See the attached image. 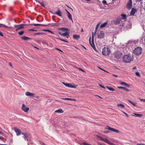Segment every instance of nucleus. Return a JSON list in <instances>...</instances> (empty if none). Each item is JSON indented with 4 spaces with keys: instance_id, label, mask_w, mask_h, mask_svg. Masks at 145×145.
<instances>
[{
    "instance_id": "nucleus-1",
    "label": "nucleus",
    "mask_w": 145,
    "mask_h": 145,
    "mask_svg": "<svg viewBox=\"0 0 145 145\" xmlns=\"http://www.w3.org/2000/svg\"><path fill=\"white\" fill-rule=\"evenodd\" d=\"M123 60L124 62L125 63H129L133 59V55L127 54L124 55L123 57Z\"/></svg>"
},
{
    "instance_id": "nucleus-2",
    "label": "nucleus",
    "mask_w": 145,
    "mask_h": 145,
    "mask_svg": "<svg viewBox=\"0 0 145 145\" xmlns=\"http://www.w3.org/2000/svg\"><path fill=\"white\" fill-rule=\"evenodd\" d=\"M113 59L115 61H118L122 56V54L120 51L114 52L113 54Z\"/></svg>"
},
{
    "instance_id": "nucleus-3",
    "label": "nucleus",
    "mask_w": 145,
    "mask_h": 145,
    "mask_svg": "<svg viewBox=\"0 0 145 145\" xmlns=\"http://www.w3.org/2000/svg\"><path fill=\"white\" fill-rule=\"evenodd\" d=\"M110 53V51L109 48L104 47L103 49L102 54L103 55L106 56L109 55Z\"/></svg>"
},
{
    "instance_id": "nucleus-4",
    "label": "nucleus",
    "mask_w": 145,
    "mask_h": 145,
    "mask_svg": "<svg viewBox=\"0 0 145 145\" xmlns=\"http://www.w3.org/2000/svg\"><path fill=\"white\" fill-rule=\"evenodd\" d=\"M142 50V49L141 48L138 47L135 48L134 50L133 53L134 54L138 56L141 54Z\"/></svg>"
},
{
    "instance_id": "nucleus-5",
    "label": "nucleus",
    "mask_w": 145,
    "mask_h": 145,
    "mask_svg": "<svg viewBox=\"0 0 145 145\" xmlns=\"http://www.w3.org/2000/svg\"><path fill=\"white\" fill-rule=\"evenodd\" d=\"M25 25L24 24H22L18 25H14V27L16 28L15 31H17L18 30L24 28V26Z\"/></svg>"
},
{
    "instance_id": "nucleus-6",
    "label": "nucleus",
    "mask_w": 145,
    "mask_h": 145,
    "mask_svg": "<svg viewBox=\"0 0 145 145\" xmlns=\"http://www.w3.org/2000/svg\"><path fill=\"white\" fill-rule=\"evenodd\" d=\"M105 129H108L111 131H113L114 132L117 133H120V131L119 130L115 129L109 126H107L105 127Z\"/></svg>"
},
{
    "instance_id": "nucleus-7",
    "label": "nucleus",
    "mask_w": 145,
    "mask_h": 145,
    "mask_svg": "<svg viewBox=\"0 0 145 145\" xmlns=\"http://www.w3.org/2000/svg\"><path fill=\"white\" fill-rule=\"evenodd\" d=\"M97 34L98 38L101 39L103 38L105 35V34L103 31H98Z\"/></svg>"
},
{
    "instance_id": "nucleus-8",
    "label": "nucleus",
    "mask_w": 145,
    "mask_h": 145,
    "mask_svg": "<svg viewBox=\"0 0 145 145\" xmlns=\"http://www.w3.org/2000/svg\"><path fill=\"white\" fill-rule=\"evenodd\" d=\"M89 42L91 46H92L93 48L95 50H96V48L95 46L94 43V39L93 37H92V43L91 42V37H90L89 39Z\"/></svg>"
},
{
    "instance_id": "nucleus-9",
    "label": "nucleus",
    "mask_w": 145,
    "mask_h": 145,
    "mask_svg": "<svg viewBox=\"0 0 145 145\" xmlns=\"http://www.w3.org/2000/svg\"><path fill=\"white\" fill-rule=\"evenodd\" d=\"M21 109L24 112H27L29 110V108L27 107L24 104H22Z\"/></svg>"
},
{
    "instance_id": "nucleus-10",
    "label": "nucleus",
    "mask_w": 145,
    "mask_h": 145,
    "mask_svg": "<svg viewBox=\"0 0 145 145\" xmlns=\"http://www.w3.org/2000/svg\"><path fill=\"white\" fill-rule=\"evenodd\" d=\"M97 137L98 138H99L101 140L109 144L110 141L108 140L103 138L102 137L98 135H97Z\"/></svg>"
},
{
    "instance_id": "nucleus-11",
    "label": "nucleus",
    "mask_w": 145,
    "mask_h": 145,
    "mask_svg": "<svg viewBox=\"0 0 145 145\" xmlns=\"http://www.w3.org/2000/svg\"><path fill=\"white\" fill-rule=\"evenodd\" d=\"M132 5V0H129V1L127 3V7L129 9H130L131 8Z\"/></svg>"
},
{
    "instance_id": "nucleus-12",
    "label": "nucleus",
    "mask_w": 145,
    "mask_h": 145,
    "mask_svg": "<svg viewBox=\"0 0 145 145\" xmlns=\"http://www.w3.org/2000/svg\"><path fill=\"white\" fill-rule=\"evenodd\" d=\"M62 83L66 86L72 88H75V86H72L70 83H66L64 82H62Z\"/></svg>"
},
{
    "instance_id": "nucleus-13",
    "label": "nucleus",
    "mask_w": 145,
    "mask_h": 145,
    "mask_svg": "<svg viewBox=\"0 0 145 145\" xmlns=\"http://www.w3.org/2000/svg\"><path fill=\"white\" fill-rule=\"evenodd\" d=\"M55 14H56L59 16H62V13L59 8H58L56 12H54Z\"/></svg>"
},
{
    "instance_id": "nucleus-14",
    "label": "nucleus",
    "mask_w": 145,
    "mask_h": 145,
    "mask_svg": "<svg viewBox=\"0 0 145 145\" xmlns=\"http://www.w3.org/2000/svg\"><path fill=\"white\" fill-rule=\"evenodd\" d=\"M14 130L16 133L17 136L19 135L22 134V133H21V132L19 129L17 128L15 129Z\"/></svg>"
},
{
    "instance_id": "nucleus-15",
    "label": "nucleus",
    "mask_w": 145,
    "mask_h": 145,
    "mask_svg": "<svg viewBox=\"0 0 145 145\" xmlns=\"http://www.w3.org/2000/svg\"><path fill=\"white\" fill-rule=\"evenodd\" d=\"M25 94L27 96H30L31 97H33L34 96V93H32L27 91L25 92Z\"/></svg>"
},
{
    "instance_id": "nucleus-16",
    "label": "nucleus",
    "mask_w": 145,
    "mask_h": 145,
    "mask_svg": "<svg viewBox=\"0 0 145 145\" xmlns=\"http://www.w3.org/2000/svg\"><path fill=\"white\" fill-rule=\"evenodd\" d=\"M67 15L69 19L73 22V20L72 18V16L70 13L68 11H67Z\"/></svg>"
},
{
    "instance_id": "nucleus-17",
    "label": "nucleus",
    "mask_w": 145,
    "mask_h": 145,
    "mask_svg": "<svg viewBox=\"0 0 145 145\" xmlns=\"http://www.w3.org/2000/svg\"><path fill=\"white\" fill-rule=\"evenodd\" d=\"M59 30L62 31L63 32H65L66 31H69V29L67 28H65L64 27H60L58 28Z\"/></svg>"
},
{
    "instance_id": "nucleus-18",
    "label": "nucleus",
    "mask_w": 145,
    "mask_h": 145,
    "mask_svg": "<svg viewBox=\"0 0 145 145\" xmlns=\"http://www.w3.org/2000/svg\"><path fill=\"white\" fill-rule=\"evenodd\" d=\"M136 11V10L134 8H133L132 9L130 12V15L132 16L134 15Z\"/></svg>"
},
{
    "instance_id": "nucleus-19",
    "label": "nucleus",
    "mask_w": 145,
    "mask_h": 145,
    "mask_svg": "<svg viewBox=\"0 0 145 145\" xmlns=\"http://www.w3.org/2000/svg\"><path fill=\"white\" fill-rule=\"evenodd\" d=\"M21 39L22 40L26 41H27L28 40L31 39L26 36H24L23 37H21Z\"/></svg>"
},
{
    "instance_id": "nucleus-20",
    "label": "nucleus",
    "mask_w": 145,
    "mask_h": 145,
    "mask_svg": "<svg viewBox=\"0 0 145 145\" xmlns=\"http://www.w3.org/2000/svg\"><path fill=\"white\" fill-rule=\"evenodd\" d=\"M73 38L76 40H78L80 38V36L76 34L73 35Z\"/></svg>"
},
{
    "instance_id": "nucleus-21",
    "label": "nucleus",
    "mask_w": 145,
    "mask_h": 145,
    "mask_svg": "<svg viewBox=\"0 0 145 145\" xmlns=\"http://www.w3.org/2000/svg\"><path fill=\"white\" fill-rule=\"evenodd\" d=\"M121 19L120 18H118L114 20V22L116 24H119L120 23V22L121 21Z\"/></svg>"
},
{
    "instance_id": "nucleus-22",
    "label": "nucleus",
    "mask_w": 145,
    "mask_h": 145,
    "mask_svg": "<svg viewBox=\"0 0 145 145\" xmlns=\"http://www.w3.org/2000/svg\"><path fill=\"white\" fill-rule=\"evenodd\" d=\"M120 84L122 85H124L127 87H130V85L129 84L124 82H121L120 83Z\"/></svg>"
},
{
    "instance_id": "nucleus-23",
    "label": "nucleus",
    "mask_w": 145,
    "mask_h": 145,
    "mask_svg": "<svg viewBox=\"0 0 145 145\" xmlns=\"http://www.w3.org/2000/svg\"><path fill=\"white\" fill-rule=\"evenodd\" d=\"M63 110L62 109H58L55 111V112L56 113H63Z\"/></svg>"
},
{
    "instance_id": "nucleus-24",
    "label": "nucleus",
    "mask_w": 145,
    "mask_h": 145,
    "mask_svg": "<svg viewBox=\"0 0 145 145\" xmlns=\"http://www.w3.org/2000/svg\"><path fill=\"white\" fill-rule=\"evenodd\" d=\"M121 16L122 17L120 18L121 20L125 19L127 18L126 15L124 14H121Z\"/></svg>"
},
{
    "instance_id": "nucleus-25",
    "label": "nucleus",
    "mask_w": 145,
    "mask_h": 145,
    "mask_svg": "<svg viewBox=\"0 0 145 145\" xmlns=\"http://www.w3.org/2000/svg\"><path fill=\"white\" fill-rule=\"evenodd\" d=\"M118 88L119 89H124L125 91H129V90L127 88L123 87H118Z\"/></svg>"
},
{
    "instance_id": "nucleus-26",
    "label": "nucleus",
    "mask_w": 145,
    "mask_h": 145,
    "mask_svg": "<svg viewBox=\"0 0 145 145\" xmlns=\"http://www.w3.org/2000/svg\"><path fill=\"white\" fill-rule=\"evenodd\" d=\"M108 24V23L107 22H105L103 24H102L100 26V28H103L105 26H106Z\"/></svg>"
},
{
    "instance_id": "nucleus-27",
    "label": "nucleus",
    "mask_w": 145,
    "mask_h": 145,
    "mask_svg": "<svg viewBox=\"0 0 145 145\" xmlns=\"http://www.w3.org/2000/svg\"><path fill=\"white\" fill-rule=\"evenodd\" d=\"M69 34V32L67 31H65V33H63L62 34L63 36H66Z\"/></svg>"
},
{
    "instance_id": "nucleus-28",
    "label": "nucleus",
    "mask_w": 145,
    "mask_h": 145,
    "mask_svg": "<svg viewBox=\"0 0 145 145\" xmlns=\"http://www.w3.org/2000/svg\"><path fill=\"white\" fill-rule=\"evenodd\" d=\"M34 26H37L39 25H42L43 26H48V25H45L44 24H33Z\"/></svg>"
},
{
    "instance_id": "nucleus-29",
    "label": "nucleus",
    "mask_w": 145,
    "mask_h": 145,
    "mask_svg": "<svg viewBox=\"0 0 145 145\" xmlns=\"http://www.w3.org/2000/svg\"><path fill=\"white\" fill-rule=\"evenodd\" d=\"M22 134L24 135V138H26L27 140V133H22Z\"/></svg>"
},
{
    "instance_id": "nucleus-30",
    "label": "nucleus",
    "mask_w": 145,
    "mask_h": 145,
    "mask_svg": "<svg viewBox=\"0 0 145 145\" xmlns=\"http://www.w3.org/2000/svg\"><path fill=\"white\" fill-rule=\"evenodd\" d=\"M106 88L110 91H113L115 90L113 88L111 87H109L108 86H106Z\"/></svg>"
},
{
    "instance_id": "nucleus-31",
    "label": "nucleus",
    "mask_w": 145,
    "mask_h": 145,
    "mask_svg": "<svg viewBox=\"0 0 145 145\" xmlns=\"http://www.w3.org/2000/svg\"><path fill=\"white\" fill-rule=\"evenodd\" d=\"M63 99L64 100H69V101H76V100L74 99H72L69 98H63Z\"/></svg>"
},
{
    "instance_id": "nucleus-32",
    "label": "nucleus",
    "mask_w": 145,
    "mask_h": 145,
    "mask_svg": "<svg viewBox=\"0 0 145 145\" xmlns=\"http://www.w3.org/2000/svg\"><path fill=\"white\" fill-rule=\"evenodd\" d=\"M127 101L129 102L132 105H133L134 106H137L132 101H131L129 99H127Z\"/></svg>"
},
{
    "instance_id": "nucleus-33",
    "label": "nucleus",
    "mask_w": 145,
    "mask_h": 145,
    "mask_svg": "<svg viewBox=\"0 0 145 145\" xmlns=\"http://www.w3.org/2000/svg\"><path fill=\"white\" fill-rule=\"evenodd\" d=\"M24 33V31H21L19 32H18V34L20 35L21 36L23 35Z\"/></svg>"
},
{
    "instance_id": "nucleus-34",
    "label": "nucleus",
    "mask_w": 145,
    "mask_h": 145,
    "mask_svg": "<svg viewBox=\"0 0 145 145\" xmlns=\"http://www.w3.org/2000/svg\"><path fill=\"white\" fill-rule=\"evenodd\" d=\"M117 106L118 107H121L122 108H123L125 107L124 105L121 104H118Z\"/></svg>"
},
{
    "instance_id": "nucleus-35",
    "label": "nucleus",
    "mask_w": 145,
    "mask_h": 145,
    "mask_svg": "<svg viewBox=\"0 0 145 145\" xmlns=\"http://www.w3.org/2000/svg\"><path fill=\"white\" fill-rule=\"evenodd\" d=\"M43 30L45 31H48V32H50L52 34H54V33L50 30L48 29H43Z\"/></svg>"
},
{
    "instance_id": "nucleus-36",
    "label": "nucleus",
    "mask_w": 145,
    "mask_h": 145,
    "mask_svg": "<svg viewBox=\"0 0 145 145\" xmlns=\"http://www.w3.org/2000/svg\"><path fill=\"white\" fill-rule=\"evenodd\" d=\"M134 116H136L137 117H141L142 116V114H138L136 113H134Z\"/></svg>"
},
{
    "instance_id": "nucleus-37",
    "label": "nucleus",
    "mask_w": 145,
    "mask_h": 145,
    "mask_svg": "<svg viewBox=\"0 0 145 145\" xmlns=\"http://www.w3.org/2000/svg\"><path fill=\"white\" fill-rule=\"evenodd\" d=\"M57 39L60 40H61V41H63V42H67V43H68V41H67V40H65L64 39H63L61 38H57Z\"/></svg>"
},
{
    "instance_id": "nucleus-38",
    "label": "nucleus",
    "mask_w": 145,
    "mask_h": 145,
    "mask_svg": "<svg viewBox=\"0 0 145 145\" xmlns=\"http://www.w3.org/2000/svg\"><path fill=\"white\" fill-rule=\"evenodd\" d=\"M39 3L42 6L44 7V4L43 2H40L39 1Z\"/></svg>"
},
{
    "instance_id": "nucleus-39",
    "label": "nucleus",
    "mask_w": 145,
    "mask_h": 145,
    "mask_svg": "<svg viewBox=\"0 0 145 145\" xmlns=\"http://www.w3.org/2000/svg\"><path fill=\"white\" fill-rule=\"evenodd\" d=\"M135 74L138 77H140V74L138 72H135Z\"/></svg>"
},
{
    "instance_id": "nucleus-40",
    "label": "nucleus",
    "mask_w": 145,
    "mask_h": 145,
    "mask_svg": "<svg viewBox=\"0 0 145 145\" xmlns=\"http://www.w3.org/2000/svg\"><path fill=\"white\" fill-rule=\"evenodd\" d=\"M2 26H3L4 27H6V28H8V27L7 26H6V25H4V24H0V27H1Z\"/></svg>"
},
{
    "instance_id": "nucleus-41",
    "label": "nucleus",
    "mask_w": 145,
    "mask_h": 145,
    "mask_svg": "<svg viewBox=\"0 0 145 145\" xmlns=\"http://www.w3.org/2000/svg\"><path fill=\"white\" fill-rule=\"evenodd\" d=\"M99 24H98L97 25V26H96V28H95V33H96L97 30V28L98 27V26H99Z\"/></svg>"
},
{
    "instance_id": "nucleus-42",
    "label": "nucleus",
    "mask_w": 145,
    "mask_h": 145,
    "mask_svg": "<svg viewBox=\"0 0 145 145\" xmlns=\"http://www.w3.org/2000/svg\"><path fill=\"white\" fill-rule=\"evenodd\" d=\"M102 3L104 4H106V5L107 4V2H106V1L105 0H103L102 1Z\"/></svg>"
},
{
    "instance_id": "nucleus-43",
    "label": "nucleus",
    "mask_w": 145,
    "mask_h": 145,
    "mask_svg": "<svg viewBox=\"0 0 145 145\" xmlns=\"http://www.w3.org/2000/svg\"><path fill=\"white\" fill-rule=\"evenodd\" d=\"M99 86L101 88H105L103 86H102V85L100 84H99Z\"/></svg>"
},
{
    "instance_id": "nucleus-44",
    "label": "nucleus",
    "mask_w": 145,
    "mask_h": 145,
    "mask_svg": "<svg viewBox=\"0 0 145 145\" xmlns=\"http://www.w3.org/2000/svg\"><path fill=\"white\" fill-rule=\"evenodd\" d=\"M96 33H95V32L94 33L93 32L92 33V37H93V39L94 38V36L95 35Z\"/></svg>"
},
{
    "instance_id": "nucleus-45",
    "label": "nucleus",
    "mask_w": 145,
    "mask_h": 145,
    "mask_svg": "<svg viewBox=\"0 0 145 145\" xmlns=\"http://www.w3.org/2000/svg\"><path fill=\"white\" fill-rule=\"evenodd\" d=\"M56 24H55V23H53V24H48V26L49 25H51V26H55L56 25Z\"/></svg>"
},
{
    "instance_id": "nucleus-46",
    "label": "nucleus",
    "mask_w": 145,
    "mask_h": 145,
    "mask_svg": "<svg viewBox=\"0 0 145 145\" xmlns=\"http://www.w3.org/2000/svg\"><path fill=\"white\" fill-rule=\"evenodd\" d=\"M0 139L2 140L3 141L5 140L2 137H0Z\"/></svg>"
},
{
    "instance_id": "nucleus-47",
    "label": "nucleus",
    "mask_w": 145,
    "mask_h": 145,
    "mask_svg": "<svg viewBox=\"0 0 145 145\" xmlns=\"http://www.w3.org/2000/svg\"><path fill=\"white\" fill-rule=\"evenodd\" d=\"M37 30H35V29H29V31H36Z\"/></svg>"
},
{
    "instance_id": "nucleus-48",
    "label": "nucleus",
    "mask_w": 145,
    "mask_h": 145,
    "mask_svg": "<svg viewBox=\"0 0 145 145\" xmlns=\"http://www.w3.org/2000/svg\"><path fill=\"white\" fill-rule=\"evenodd\" d=\"M139 99L141 101H142L144 102H145V99H140V98H139Z\"/></svg>"
},
{
    "instance_id": "nucleus-49",
    "label": "nucleus",
    "mask_w": 145,
    "mask_h": 145,
    "mask_svg": "<svg viewBox=\"0 0 145 145\" xmlns=\"http://www.w3.org/2000/svg\"><path fill=\"white\" fill-rule=\"evenodd\" d=\"M122 112L126 115V116L127 117H129V116H128V114H127V113H126L123 111H122Z\"/></svg>"
},
{
    "instance_id": "nucleus-50",
    "label": "nucleus",
    "mask_w": 145,
    "mask_h": 145,
    "mask_svg": "<svg viewBox=\"0 0 145 145\" xmlns=\"http://www.w3.org/2000/svg\"><path fill=\"white\" fill-rule=\"evenodd\" d=\"M58 33L60 35H61L62 36H63L62 34H63V33H62L60 31H59L58 32Z\"/></svg>"
},
{
    "instance_id": "nucleus-51",
    "label": "nucleus",
    "mask_w": 145,
    "mask_h": 145,
    "mask_svg": "<svg viewBox=\"0 0 145 145\" xmlns=\"http://www.w3.org/2000/svg\"><path fill=\"white\" fill-rule=\"evenodd\" d=\"M41 34H45V33H35V34L38 35H39Z\"/></svg>"
},
{
    "instance_id": "nucleus-52",
    "label": "nucleus",
    "mask_w": 145,
    "mask_h": 145,
    "mask_svg": "<svg viewBox=\"0 0 145 145\" xmlns=\"http://www.w3.org/2000/svg\"><path fill=\"white\" fill-rule=\"evenodd\" d=\"M88 144L87 143H82L81 145H88Z\"/></svg>"
},
{
    "instance_id": "nucleus-53",
    "label": "nucleus",
    "mask_w": 145,
    "mask_h": 145,
    "mask_svg": "<svg viewBox=\"0 0 145 145\" xmlns=\"http://www.w3.org/2000/svg\"><path fill=\"white\" fill-rule=\"evenodd\" d=\"M98 68H99V69H100L101 70H102V71H104V72H106V70H105L104 69H102V68H100V67H98Z\"/></svg>"
},
{
    "instance_id": "nucleus-54",
    "label": "nucleus",
    "mask_w": 145,
    "mask_h": 145,
    "mask_svg": "<svg viewBox=\"0 0 145 145\" xmlns=\"http://www.w3.org/2000/svg\"><path fill=\"white\" fill-rule=\"evenodd\" d=\"M109 144L111 145H115V144H114V143H113L111 142L110 141Z\"/></svg>"
},
{
    "instance_id": "nucleus-55",
    "label": "nucleus",
    "mask_w": 145,
    "mask_h": 145,
    "mask_svg": "<svg viewBox=\"0 0 145 145\" xmlns=\"http://www.w3.org/2000/svg\"><path fill=\"white\" fill-rule=\"evenodd\" d=\"M78 69H79V70L82 71L83 72H85V71L84 70H83L81 68H79Z\"/></svg>"
},
{
    "instance_id": "nucleus-56",
    "label": "nucleus",
    "mask_w": 145,
    "mask_h": 145,
    "mask_svg": "<svg viewBox=\"0 0 145 145\" xmlns=\"http://www.w3.org/2000/svg\"><path fill=\"white\" fill-rule=\"evenodd\" d=\"M137 145H145V144L143 143H138Z\"/></svg>"
},
{
    "instance_id": "nucleus-57",
    "label": "nucleus",
    "mask_w": 145,
    "mask_h": 145,
    "mask_svg": "<svg viewBox=\"0 0 145 145\" xmlns=\"http://www.w3.org/2000/svg\"><path fill=\"white\" fill-rule=\"evenodd\" d=\"M0 35L2 37L3 36V33L1 31H0Z\"/></svg>"
},
{
    "instance_id": "nucleus-58",
    "label": "nucleus",
    "mask_w": 145,
    "mask_h": 145,
    "mask_svg": "<svg viewBox=\"0 0 145 145\" xmlns=\"http://www.w3.org/2000/svg\"><path fill=\"white\" fill-rule=\"evenodd\" d=\"M56 49L59 51L61 52H63L62 50H61L59 49V48H56Z\"/></svg>"
},
{
    "instance_id": "nucleus-59",
    "label": "nucleus",
    "mask_w": 145,
    "mask_h": 145,
    "mask_svg": "<svg viewBox=\"0 0 145 145\" xmlns=\"http://www.w3.org/2000/svg\"><path fill=\"white\" fill-rule=\"evenodd\" d=\"M40 144L42 145H44V143L43 142L41 141L40 142Z\"/></svg>"
},
{
    "instance_id": "nucleus-60",
    "label": "nucleus",
    "mask_w": 145,
    "mask_h": 145,
    "mask_svg": "<svg viewBox=\"0 0 145 145\" xmlns=\"http://www.w3.org/2000/svg\"><path fill=\"white\" fill-rule=\"evenodd\" d=\"M112 75L115 77H118V76L116 74H113Z\"/></svg>"
},
{
    "instance_id": "nucleus-61",
    "label": "nucleus",
    "mask_w": 145,
    "mask_h": 145,
    "mask_svg": "<svg viewBox=\"0 0 145 145\" xmlns=\"http://www.w3.org/2000/svg\"><path fill=\"white\" fill-rule=\"evenodd\" d=\"M9 65L11 67H12V64L11 63V62H9Z\"/></svg>"
},
{
    "instance_id": "nucleus-62",
    "label": "nucleus",
    "mask_w": 145,
    "mask_h": 145,
    "mask_svg": "<svg viewBox=\"0 0 145 145\" xmlns=\"http://www.w3.org/2000/svg\"><path fill=\"white\" fill-rule=\"evenodd\" d=\"M142 0H136V2H141Z\"/></svg>"
},
{
    "instance_id": "nucleus-63",
    "label": "nucleus",
    "mask_w": 145,
    "mask_h": 145,
    "mask_svg": "<svg viewBox=\"0 0 145 145\" xmlns=\"http://www.w3.org/2000/svg\"><path fill=\"white\" fill-rule=\"evenodd\" d=\"M109 132V131H106L105 132V133L106 134H107L108 132Z\"/></svg>"
},
{
    "instance_id": "nucleus-64",
    "label": "nucleus",
    "mask_w": 145,
    "mask_h": 145,
    "mask_svg": "<svg viewBox=\"0 0 145 145\" xmlns=\"http://www.w3.org/2000/svg\"><path fill=\"white\" fill-rule=\"evenodd\" d=\"M0 134L2 135H3V133L0 131Z\"/></svg>"
}]
</instances>
